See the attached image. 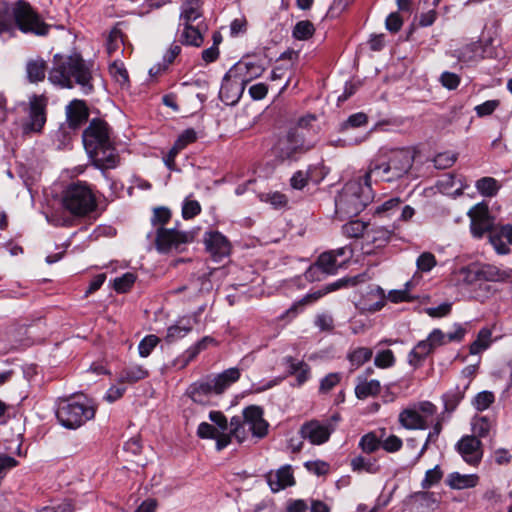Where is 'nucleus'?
Here are the masks:
<instances>
[{"instance_id": "obj_1", "label": "nucleus", "mask_w": 512, "mask_h": 512, "mask_svg": "<svg viewBox=\"0 0 512 512\" xmlns=\"http://www.w3.org/2000/svg\"><path fill=\"white\" fill-rule=\"evenodd\" d=\"M415 160V152L409 147H380L370 160L366 179L372 182L392 183L406 176Z\"/></svg>"}, {"instance_id": "obj_2", "label": "nucleus", "mask_w": 512, "mask_h": 512, "mask_svg": "<svg viewBox=\"0 0 512 512\" xmlns=\"http://www.w3.org/2000/svg\"><path fill=\"white\" fill-rule=\"evenodd\" d=\"M92 67L93 64L85 61L80 54H56L48 73V80L61 88H73L78 85L82 93L88 95L93 92Z\"/></svg>"}, {"instance_id": "obj_3", "label": "nucleus", "mask_w": 512, "mask_h": 512, "mask_svg": "<svg viewBox=\"0 0 512 512\" xmlns=\"http://www.w3.org/2000/svg\"><path fill=\"white\" fill-rule=\"evenodd\" d=\"M82 141L93 165L101 170L113 169L118 165L119 155L111 139L108 124L101 119H93L83 131Z\"/></svg>"}, {"instance_id": "obj_4", "label": "nucleus", "mask_w": 512, "mask_h": 512, "mask_svg": "<svg viewBox=\"0 0 512 512\" xmlns=\"http://www.w3.org/2000/svg\"><path fill=\"white\" fill-rule=\"evenodd\" d=\"M51 25L25 0H17L0 11V36L13 35L15 29L24 34L46 36Z\"/></svg>"}, {"instance_id": "obj_5", "label": "nucleus", "mask_w": 512, "mask_h": 512, "mask_svg": "<svg viewBox=\"0 0 512 512\" xmlns=\"http://www.w3.org/2000/svg\"><path fill=\"white\" fill-rule=\"evenodd\" d=\"M372 180L365 174L347 182L335 198V213L339 218L356 216L372 201Z\"/></svg>"}, {"instance_id": "obj_6", "label": "nucleus", "mask_w": 512, "mask_h": 512, "mask_svg": "<svg viewBox=\"0 0 512 512\" xmlns=\"http://www.w3.org/2000/svg\"><path fill=\"white\" fill-rule=\"evenodd\" d=\"M240 379L239 370L228 368L218 374H209L191 383L186 390L187 396L197 404H208L212 396L223 394Z\"/></svg>"}, {"instance_id": "obj_7", "label": "nucleus", "mask_w": 512, "mask_h": 512, "mask_svg": "<svg viewBox=\"0 0 512 512\" xmlns=\"http://www.w3.org/2000/svg\"><path fill=\"white\" fill-rule=\"evenodd\" d=\"M96 409L84 395L59 398L55 415L58 423L69 430H76L95 417Z\"/></svg>"}, {"instance_id": "obj_8", "label": "nucleus", "mask_w": 512, "mask_h": 512, "mask_svg": "<svg viewBox=\"0 0 512 512\" xmlns=\"http://www.w3.org/2000/svg\"><path fill=\"white\" fill-rule=\"evenodd\" d=\"M47 99L43 95H32L29 98L28 115L20 121L14 120L11 127L7 126L9 137H27L42 132L46 123Z\"/></svg>"}, {"instance_id": "obj_9", "label": "nucleus", "mask_w": 512, "mask_h": 512, "mask_svg": "<svg viewBox=\"0 0 512 512\" xmlns=\"http://www.w3.org/2000/svg\"><path fill=\"white\" fill-rule=\"evenodd\" d=\"M313 147L314 144L307 141L302 132L297 129H290L278 139L272 151L278 162L290 165L298 162Z\"/></svg>"}, {"instance_id": "obj_10", "label": "nucleus", "mask_w": 512, "mask_h": 512, "mask_svg": "<svg viewBox=\"0 0 512 512\" xmlns=\"http://www.w3.org/2000/svg\"><path fill=\"white\" fill-rule=\"evenodd\" d=\"M62 204L74 215H87L97 207L96 197L91 187L82 181L73 182L62 195Z\"/></svg>"}, {"instance_id": "obj_11", "label": "nucleus", "mask_w": 512, "mask_h": 512, "mask_svg": "<svg viewBox=\"0 0 512 512\" xmlns=\"http://www.w3.org/2000/svg\"><path fill=\"white\" fill-rule=\"evenodd\" d=\"M340 421L341 415L338 412L322 420L312 419L301 425L299 433L301 437L310 444L317 446L323 445L329 441Z\"/></svg>"}, {"instance_id": "obj_12", "label": "nucleus", "mask_w": 512, "mask_h": 512, "mask_svg": "<svg viewBox=\"0 0 512 512\" xmlns=\"http://www.w3.org/2000/svg\"><path fill=\"white\" fill-rule=\"evenodd\" d=\"M459 274L462 276L463 283L479 286L484 282L504 281L509 276L506 271L491 264L464 267L460 269Z\"/></svg>"}, {"instance_id": "obj_13", "label": "nucleus", "mask_w": 512, "mask_h": 512, "mask_svg": "<svg viewBox=\"0 0 512 512\" xmlns=\"http://www.w3.org/2000/svg\"><path fill=\"white\" fill-rule=\"evenodd\" d=\"M243 423L247 424L248 430L251 432L252 436L257 438L266 436L269 425L263 418V410L259 406H248L243 410L242 416H233L229 422V433H231L234 428H239Z\"/></svg>"}, {"instance_id": "obj_14", "label": "nucleus", "mask_w": 512, "mask_h": 512, "mask_svg": "<svg viewBox=\"0 0 512 512\" xmlns=\"http://www.w3.org/2000/svg\"><path fill=\"white\" fill-rule=\"evenodd\" d=\"M485 47L481 40L468 41L450 48L446 55L457 60L460 69L477 65L484 59Z\"/></svg>"}, {"instance_id": "obj_15", "label": "nucleus", "mask_w": 512, "mask_h": 512, "mask_svg": "<svg viewBox=\"0 0 512 512\" xmlns=\"http://www.w3.org/2000/svg\"><path fill=\"white\" fill-rule=\"evenodd\" d=\"M470 231L474 238L481 239L486 233L490 234L494 226V218L490 215L488 206L484 203L474 205L468 212Z\"/></svg>"}, {"instance_id": "obj_16", "label": "nucleus", "mask_w": 512, "mask_h": 512, "mask_svg": "<svg viewBox=\"0 0 512 512\" xmlns=\"http://www.w3.org/2000/svg\"><path fill=\"white\" fill-rule=\"evenodd\" d=\"M188 241L189 234L177 230L176 227L170 229L158 227L156 229V248L161 253L179 250Z\"/></svg>"}, {"instance_id": "obj_17", "label": "nucleus", "mask_w": 512, "mask_h": 512, "mask_svg": "<svg viewBox=\"0 0 512 512\" xmlns=\"http://www.w3.org/2000/svg\"><path fill=\"white\" fill-rule=\"evenodd\" d=\"M344 266V260H339L335 253L330 251L322 253L316 263L305 272V278L310 281L320 280L319 273L334 275Z\"/></svg>"}, {"instance_id": "obj_18", "label": "nucleus", "mask_w": 512, "mask_h": 512, "mask_svg": "<svg viewBox=\"0 0 512 512\" xmlns=\"http://www.w3.org/2000/svg\"><path fill=\"white\" fill-rule=\"evenodd\" d=\"M203 242L206 251L215 262H220L230 255V241L219 231H206L203 236Z\"/></svg>"}, {"instance_id": "obj_19", "label": "nucleus", "mask_w": 512, "mask_h": 512, "mask_svg": "<svg viewBox=\"0 0 512 512\" xmlns=\"http://www.w3.org/2000/svg\"><path fill=\"white\" fill-rule=\"evenodd\" d=\"M246 85H244L237 77L229 76V70L225 73L219 96L222 102L226 105H235L241 99Z\"/></svg>"}, {"instance_id": "obj_20", "label": "nucleus", "mask_w": 512, "mask_h": 512, "mask_svg": "<svg viewBox=\"0 0 512 512\" xmlns=\"http://www.w3.org/2000/svg\"><path fill=\"white\" fill-rule=\"evenodd\" d=\"M489 243L498 255H508L512 246V224L497 225L489 234Z\"/></svg>"}, {"instance_id": "obj_21", "label": "nucleus", "mask_w": 512, "mask_h": 512, "mask_svg": "<svg viewBox=\"0 0 512 512\" xmlns=\"http://www.w3.org/2000/svg\"><path fill=\"white\" fill-rule=\"evenodd\" d=\"M456 450L462 459L470 465H477L482 459L481 441L475 436H463L456 443Z\"/></svg>"}, {"instance_id": "obj_22", "label": "nucleus", "mask_w": 512, "mask_h": 512, "mask_svg": "<svg viewBox=\"0 0 512 512\" xmlns=\"http://www.w3.org/2000/svg\"><path fill=\"white\" fill-rule=\"evenodd\" d=\"M392 231L382 226H370L364 235L363 253L372 254L374 249L384 247L390 240Z\"/></svg>"}, {"instance_id": "obj_23", "label": "nucleus", "mask_w": 512, "mask_h": 512, "mask_svg": "<svg viewBox=\"0 0 512 512\" xmlns=\"http://www.w3.org/2000/svg\"><path fill=\"white\" fill-rule=\"evenodd\" d=\"M266 481L272 492L276 493L295 484L293 471L290 465H284L277 470L266 474Z\"/></svg>"}, {"instance_id": "obj_24", "label": "nucleus", "mask_w": 512, "mask_h": 512, "mask_svg": "<svg viewBox=\"0 0 512 512\" xmlns=\"http://www.w3.org/2000/svg\"><path fill=\"white\" fill-rule=\"evenodd\" d=\"M264 72V67L256 62L239 61L229 69V76L237 77L244 85L260 77Z\"/></svg>"}, {"instance_id": "obj_25", "label": "nucleus", "mask_w": 512, "mask_h": 512, "mask_svg": "<svg viewBox=\"0 0 512 512\" xmlns=\"http://www.w3.org/2000/svg\"><path fill=\"white\" fill-rule=\"evenodd\" d=\"M337 283L329 284L325 286L324 288L318 289L316 291L308 293L305 297H303L300 301L297 303H294L288 310H286L285 314L281 315V318H289L293 319L295 318L303 309V306L305 304H311L317 301L318 299L322 298L329 292H332L338 288Z\"/></svg>"}, {"instance_id": "obj_26", "label": "nucleus", "mask_w": 512, "mask_h": 512, "mask_svg": "<svg viewBox=\"0 0 512 512\" xmlns=\"http://www.w3.org/2000/svg\"><path fill=\"white\" fill-rule=\"evenodd\" d=\"M88 119V111L84 101L73 100L66 106V124L68 128L76 130Z\"/></svg>"}, {"instance_id": "obj_27", "label": "nucleus", "mask_w": 512, "mask_h": 512, "mask_svg": "<svg viewBox=\"0 0 512 512\" xmlns=\"http://www.w3.org/2000/svg\"><path fill=\"white\" fill-rule=\"evenodd\" d=\"M398 422L407 430H425L428 428L427 420L413 405L400 411Z\"/></svg>"}, {"instance_id": "obj_28", "label": "nucleus", "mask_w": 512, "mask_h": 512, "mask_svg": "<svg viewBox=\"0 0 512 512\" xmlns=\"http://www.w3.org/2000/svg\"><path fill=\"white\" fill-rule=\"evenodd\" d=\"M212 288V283L208 277L205 275L193 278L189 281L187 285L180 286L171 291L172 294H179L182 292H187L186 298L188 300H192L198 297L203 292H208Z\"/></svg>"}, {"instance_id": "obj_29", "label": "nucleus", "mask_w": 512, "mask_h": 512, "mask_svg": "<svg viewBox=\"0 0 512 512\" xmlns=\"http://www.w3.org/2000/svg\"><path fill=\"white\" fill-rule=\"evenodd\" d=\"M438 503V500L436 498V494L433 492H427V491H418L411 495H409L404 500V505L411 510H415L416 512L420 511L421 509L427 508H434Z\"/></svg>"}, {"instance_id": "obj_30", "label": "nucleus", "mask_w": 512, "mask_h": 512, "mask_svg": "<svg viewBox=\"0 0 512 512\" xmlns=\"http://www.w3.org/2000/svg\"><path fill=\"white\" fill-rule=\"evenodd\" d=\"M179 26L182 27L179 38L182 44L195 47L202 45V32L206 29V26L202 22L197 23L196 26L193 24Z\"/></svg>"}, {"instance_id": "obj_31", "label": "nucleus", "mask_w": 512, "mask_h": 512, "mask_svg": "<svg viewBox=\"0 0 512 512\" xmlns=\"http://www.w3.org/2000/svg\"><path fill=\"white\" fill-rule=\"evenodd\" d=\"M354 389L355 396L359 400H364L371 396H376L381 391V384L378 380H367L366 375H358Z\"/></svg>"}, {"instance_id": "obj_32", "label": "nucleus", "mask_w": 512, "mask_h": 512, "mask_svg": "<svg viewBox=\"0 0 512 512\" xmlns=\"http://www.w3.org/2000/svg\"><path fill=\"white\" fill-rule=\"evenodd\" d=\"M439 190L447 195L458 196L467 187L460 176L448 173L438 180Z\"/></svg>"}, {"instance_id": "obj_33", "label": "nucleus", "mask_w": 512, "mask_h": 512, "mask_svg": "<svg viewBox=\"0 0 512 512\" xmlns=\"http://www.w3.org/2000/svg\"><path fill=\"white\" fill-rule=\"evenodd\" d=\"M148 370L139 364H131L123 368L118 375L117 381L120 384H134L140 380L147 378Z\"/></svg>"}, {"instance_id": "obj_34", "label": "nucleus", "mask_w": 512, "mask_h": 512, "mask_svg": "<svg viewBox=\"0 0 512 512\" xmlns=\"http://www.w3.org/2000/svg\"><path fill=\"white\" fill-rule=\"evenodd\" d=\"M202 17L201 1L186 0L181 6L180 24L189 25Z\"/></svg>"}, {"instance_id": "obj_35", "label": "nucleus", "mask_w": 512, "mask_h": 512, "mask_svg": "<svg viewBox=\"0 0 512 512\" xmlns=\"http://www.w3.org/2000/svg\"><path fill=\"white\" fill-rule=\"evenodd\" d=\"M466 388L467 387L460 388L459 386H455L442 395V415L445 413L451 414L457 409L461 401L464 399Z\"/></svg>"}, {"instance_id": "obj_36", "label": "nucleus", "mask_w": 512, "mask_h": 512, "mask_svg": "<svg viewBox=\"0 0 512 512\" xmlns=\"http://www.w3.org/2000/svg\"><path fill=\"white\" fill-rule=\"evenodd\" d=\"M192 329V320L187 317L181 318L175 324L168 327L166 340L169 343L176 342L188 335Z\"/></svg>"}, {"instance_id": "obj_37", "label": "nucleus", "mask_w": 512, "mask_h": 512, "mask_svg": "<svg viewBox=\"0 0 512 512\" xmlns=\"http://www.w3.org/2000/svg\"><path fill=\"white\" fill-rule=\"evenodd\" d=\"M446 483L450 488L457 490L473 488L478 483V476L476 474L452 472L448 475Z\"/></svg>"}, {"instance_id": "obj_38", "label": "nucleus", "mask_w": 512, "mask_h": 512, "mask_svg": "<svg viewBox=\"0 0 512 512\" xmlns=\"http://www.w3.org/2000/svg\"><path fill=\"white\" fill-rule=\"evenodd\" d=\"M434 350L427 339L419 341L408 355V363L413 367H419L425 358Z\"/></svg>"}, {"instance_id": "obj_39", "label": "nucleus", "mask_w": 512, "mask_h": 512, "mask_svg": "<svg viewBox=\"0 0 512 512\" xmlns=\"http://www.w3.org/2000/svg\"><path fill=\"white\" fill-rule=\"evenodd\" d=\"M492 344V330L489 327H483L479 330L476 339L470 344L469 353L478 355L487 350Z\"/></svg>"}, {"instance_id": "obj_40", "label": "nucleus", "mask_w": 512, "mask_h": 512, "mask_svg": "<svg viewBox=\"0 0 512 512\" xmlns=\"http://www.w3.org/2000/svg\"><path fill=\"white\" fill-rule=\"evenodd\" d=\"M47 66L42 58L31 59L26 64V74L29 82L37 83L43 81L46 75Z\"/></svg>"}, {"instance_id": "obj_41", "label": "nucleus", "mask_w": 512, "mask_h": 512, "mask_svg": "<svg viewBox=\"0 0 512 512\" xmlns=\"http://www.w3.org/2000/svg\"><path fill=\"white\" fill-rule=\"evenodd\" d=\"M372 356V349L367 347H356L348 352L347 360L350 363L351 370H354L368 362Z\"/></svg>"}, {"instance_id": "obj_42", "label": "nucleus", "mask_w": 512, "mask_h": 512, "mask_svg": "<svg viewBox=\"0 0 512 512\" xmlns=\"http://www.w3.org/2000/svg\"><path fill=\"white\" fill-rule=\"evenodd\" d=\"M350 466L352 471L357 473L367 472L375 474L380 470V466L375 459L367 458L362 455L354 457L350 462Z\"/></svg>"}, {"instance_id": "obj_43", "label": "nucleus", "mask_w": 512, "mask_h": 512, "mask_svg": "<svg viewBox=\"0 0 512 512\" xmlns=\"http://www.w3.org/2000/svg\"><path fill=\"white\" fill-rule=\"evenodd\" d=\"M478 193L484 197H494L501 188V184L493 177H482L475 183Z\"/></svg>"}, {"instance_id": "obj_44", "label": "nucleus", "mask_w": 512, "mask_h": 512, "mask_svg": "<svg viewBox=\"0 0 512 512\" xmlns=\"http://www.w3.org/2000/svg\"><path fill=\"white\" fill-rule=\"evenodd\" d=\"M358 447L366 454H372L381 448V432H368L361 436Z\"/></svg>"}, {"instance_id": "obj_45", "label": "nucleus", "mask_w": 512, "mask_h": 512, "mask_svg": "<svg viewBox=\"0 0 512 512\" xmlns=\"http://www.w3.org/2000/svg\"><path fill=\"white\" fill-rule=\"evenodd\" d=\"M493 427V421L487 416H474L471 420L473 435L477 439L488 437Z\"/></svg>"}, {"instance_id": "obj_46", "label": "nucleus", "mask_w": 512, "mask_h": 512, "mask_svg": "<svg viewBox=\"0 0 512 512\" xmlns=\"http://www.w3.org/2000/svg\"><path fill=\"white\" fill-rule=\"evenodd\" d=\"M369 227V223L360 220H351L342 226V233L348 238L361 237L364 240V235Z\"/></svg>"}, {"instance_id": "obj_47", "label": "nucleus", "mask_w": 512, "mask_h": 512, "mask_svg": "<svg viewBox=\"0 0 512 512\" xmlns=\"http://www.w3.org/2000/svg\"><path fill=\"white\" fill-rule=\"evenodd\" d=\"M381 432V448L387 453H396L401 450L403 441L400 437L394 434L386 435V429L382 428Z\"/></svg>"}, {"instance_id": "obj_48", "label": "nucleus", "mask_w": 512, "mask_h": 512, "mask_svg": "<svg viewBox=\"0 0 512 512\" xmlns=\"http://www.w3.org/2000/svg\"><path fill=\"white\" fill-rule=\"evenodd\" d=\"M401 199L399 197L390 198L375 207L374 214L380 217H391L400 209Z\"/></svg>"}, {"instance_id": "obj_49", "label": "nucleus", "mask_w": 512, "mask_h": 512, "mask_svg": "<svg viewBox=\"0 0 512 512\" xmlns=\"http://www.w3.org/2000/svg\"><path fill=\"white\" fill-rule=\"evenodd\" d=\"M417 278L416 275L404 285L403 289L391 290L388 294V299L393 303H400L410 301L413 297L410 295V290L414 287V281ZM420 277H418L419 279Z\"/></svg>"}, {"instance_id": "obj_50", "label": "nucleus", "mask_w": 512, "mask_h": 512, "mask_svg": "<svg viewBox=\"0 0 512 512\" xmlns=\"http://www.w3.org/2000/svg\"><path fill=\"white\" fill-rule=\"evenodd\" d=\"M315 32V28L312 22L309 20H302L295 24L292 30V36L296 40L305 41L310 39Z\"/></svg>"}, {"instance_id": "obj_51", "label": "nucleus", "mask_w": 512, "mask_h": 512, "mask_svg": "<svg viewBox=\"0 0 512 512\" xmlns=\"http://www.w3.org/2000/svg\"><path fill=\"white\" fill-rule=\"evenodd\" d=\"M109 72L113 79L121 86H127L129 84L128 71L121 61L114 60L109 66Z\"/></svg>"}, {"instance_id": "obj_52", "label": "nucleus", "mask_w": 512, "mask_h": 512, "mask_svg": "<svg viewBox=\"0 0 512 512\" xmlns=\"http://www.w3.org/2000/svg\"><path fill=\"white\" fill-rule=\"evenodd\" d=\"M495 401V395L491 391H481L474 397L472 401L473 407L477 411L487 410Z\"/></svg>"}, {"instance_id": "obj_53", "label": "nucleus", "mask_w": 512, "mask_h": 512, "mask_svg": "<svg viewBox=\"0 0 512 512\" xmlns=\"http://www.w3.org/2000/svg\"><path fill=\"white\" fill-rule=\"evenodd\" d=\"M458 154L453 151L440 152L433 158L434 167L437 169H447L454 165Z\"/></svg>"}, {"instance_id": "obj_54", "label": "nucleus", "mask_w": 512, "mask_h": 512, "mask_svg": "<svg viewBox=\"0 0 512 512\" xmlns=\"http://www.w3.org/2000/svg\"><path fill=\"white\" fill-rule=\"evenodd\" d=\"M313 166H309L307 170H297L290 178V186L295 190H302L311 178Z\"/></svg>"}, {"instance_id": "obj_55", "label": "nucleus", "mask_w": 512, "mask_h": 512, "mask_svg": "<svg viewBox=\"0 0 512 512\" xmlns=\"http://www.w3.org/2000/svg\"><path fill=\"white\" fill-rule=\"evenodd\" d=\"M436 265V257L431 252H423L416 259L417 270L422 273L430 272Z\"/></svg>"}, {"instance_id": "obj_56", "label": "nucleus", "mask_w": 512, "mask_h": 512, "mask_svg": "<svg viewBox=\"0 0 512 512\" xmlns=\"http://www.w3.org/2000/svg\"><path fill=\"white\" fill-rule=\"evenodd\" d=\"M136 281V275L131 272H127L120 277L114 279L113 287L118 293H126L129 291Z\"/></svg>"}, {"instance_id": "obj_57", "label": "nucleus", "mask_w": 512, "mask_h": 512, "mask_svg": "<svg viewBox=\"0 0 512 512\" xmlns=\"http://www.w3.org/2000/svg\"><path fill=\"white\" fill-rule=\"evenodd\" d=\"M123 45V34L120 29L114 28L110 31L106 42L107 53L112 56Z\"/></svg>"}, {"instance_id": "obj_58", "label": "nucleus", "mask_w": 512, "mask_h": 512, "mask_svg": "<svg viewBox=\"0 0 512 512\" xmlns=\"http://www.w3.org/2000/svg\"><path fill=\"white\" fill-rule=\"evenodd\" d=\"M198 138V134L195 129L187 128L181 132L174 143V150H183L189 144L194 143Z\"/></svg>"}, {"instance_id": "obj_59", "label": "nucleus", "mask_w": 512, "mask_h": 512, "mask_svg": "<svg viewBox=\"0 0 512 512\" xmlns=\"http://www.w3.org/2000/svg\"><path fill=\"white\" fill-rule=\"evenodd\" d=\"M342 379V374L339 372L329 373L320 380L319 393L325 394L330 392L337 386Z\"/></svg>"}, {"instance_id": "obj_60", "label": "nucleus", "mask_w": 512, "mask_h": 512, "mask_svg": "<svg viewBox=\"0 0 512 512\" xmlns=\"http://www.w3.org/2000/svg\"><path fill=\"white\" fill-rule=\"evenodd\" d=\"M159 338L156 335L145 336L138 345V352L142 358L148 357L158 345Z\"/></svg>"}, {"instance_id": "obj_61", "label": "nucleus", "mask_w": 512, "mask_h": 512, "mask_svg": "<svg viewBox=\"0 0 512 512\" xmlns=\"http://www.w3.org/2000/svg\"><path fill=\"white\" fill-rule=\"evenodd\" d=\"M374 364L378 368H390L395 364L394 353L390 349H385L377 352L374 358Z\"/></svg>"}, {"instance_id": "obj_62", "label": "nucleus", "mask_w": 512, "mask_h": 512, "mask_svg": "<svg viewBox=\"0 0 512 512\" xmlns=\"http://www.w3.org/2000/svg\"><path fill=\"white\" fill-rule=\"evenodd\" d=\"M201 212V205L197 200L186 198L182 204V217L185 220L192 219Z\"/></svg>"}, {"instance_id": "obj_63", "label": "nucleus", "mask_w": 512, "mask_h": 512, "mask_svg": "<svg viewBox=\"0 0 512 512\" xmlns=\"http://www.w3.org/2000/svg\"><path fill=\"white\" fill-rule=\"evenodd\" d=\"M442 476H443V472L440 469V466L436 465L434 468L426 471L425 477L421 482V487L423 489H428V488L434 486L442 479Z\"/></svg>"}, {"instance_id": "obj_64", "label": "nucleus", "mask_w": 512, "mask_h": 512, "mask_svg": "<svg viewBox=\"0 0 512 512\" xmlns=\"http://www.w3.org/2000/svg\"><path fill=\"white\" fill-rule=\"evenodd\" d=\"M171 218V211L166 207H158L153 211L151 223L156 227H163Z\"/></svg>"}]
</instances>
